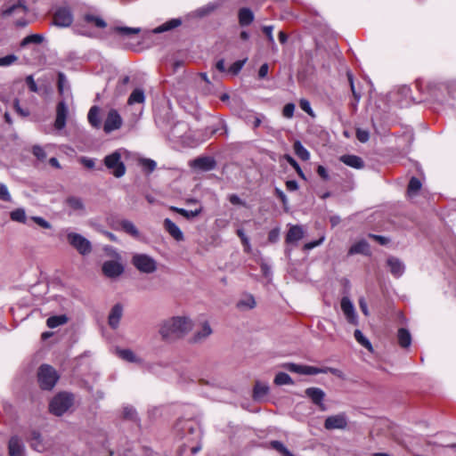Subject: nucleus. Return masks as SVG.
<instances>
[{"label": "nucleus", "mask_w": 456, "mask_h": 456, "mask_svg": "<svg viewBox=\"0 0 456 456\" xmlns=\"http://www.w3.org/2000/svg\"><path fill=\"white\" fill-rule=\"evenodd\" d=\"M193 322L187 316H174L165 320L159 327V334L165 340L180 338L192 330Z\"/></svg>", "instance_id": "f257e3e1"}, {"label": "nucleus", "mask_w": 456, "mask_h": 456, "mask_svg": "<svg viewBox=\"0 0 456 456\" xmlns=\"http://www.w3.org/2000/svg\"><path fill=\"white\" fill-rule=\"evenodd\" d=\"M126 151L124 149H118L112 153L105 156L103 162L105 167L110 171V173L117 178L122 177L126 174V167L122 162L121 159Z\"/></svg>", "instance_id": "f03ea898"}, {"label": "nucleus", "mask_w": 456, "mask_h": 456, "mask_svg": "<svg viewBox=\"0 0 456 456\" xmlns=\"http://www.w3.org/2000/svg\"><path fill=\"white\" fill-rule=\"evenodd\" d=\"M73 401L72 395L65 392L59 393L49 404L50 411L56 416H61L71 407Z\"/></svg>", "instance_id": "7ed1b4c3"}, {"label": "nucleus", "mask_w": 456, "mask_h": 456, "mask_svg": "<svg viewBox=\"0 0 456 456\" xmlns=\"http://www.w3.org/2000/svg\"><path fill=\"white\" fill-rule=\"evenodd\" d=\"M40 387L44 390H51L59 379L56 370L50 365L43 364L37 372Z\"/></svg>", "instance_id": "20e7f679"}, {"label": "nucleus", "mask_w": 456, "mask_h": 456, "mask_svg": "<svg viewBox=\"0 0 456 456\" xmlns=\"http://www.w3.org/2000/svg\"><path fill=\"white\" fill-rule=\"evenodd\" d=\"M133 265L142 273H152L157 270L156 261L146 254H135L132 258Z\"/></svg>", "instance_id": "39448f33"}, {"label": "nucleus", "mask_w": 456, "mask_h": 456, "mask_svg": "<svg viewBox=\"0 0 456 456\" xmlns=\"http://www.w3.org/2000/svg\"><path fill=\"white\" fill-rule=\"evenodd\" d=\"M67 240L69 243L83 256L88 255L92 251L91 242L79 233L72 232H68Z\"/></svg>", "instance_id": "423d86ee"}, {"label": "nucleus", "mask_w": 456, "mask_h": 456, "mask_svg": "<svg viewBox=\"0 0 456 456\" xmlns=\"http://www.w3.org/2000/svg\"><path fill=\"white\" fill-rule=\"evenodd\" d=\"M348 426V418L345 412L330 415L324 421V428L327 430L341 429L344 430Z\"/></svg>", "instance_id": "0eeeda50"}, {"label": "nucleus", "mask_w": 456, "mask_h": 456, "mask_svg": "<svg viewBox=\"0 0 456 456\" xmlns=\"http://www.w3.org/2000/svg\"><path fill=\"white\" fill-rule=\"evenodd\" d=\"M73 21V15L69 8L60 7L53 14V24L58 27H69Z\"/></svg>", "instance_id": "6e6552de"}, {"label": "nucleus", "mask_w": 456, "mask_h": 456, "mask_svg": "<svg viewBox=\"0 0 456 456\" xmlns=\"http://www.w3.org/2000/svg\"><path fill=\"white\" fill-rule=\"evenodd\" d=\"M102 273L108 278H117L124 272V266L121 263L116 260H109L102 265Z\"/></svg>", "instance_id": "1a4fd4ad"}, {"label": "nucleus", "mask_w": 456, "mask_h": 456, "mask_svg": "<svg viewBox=\"0 0 456 456\" xmlns=\"http://www.w3.org/2000/svg\"><path fill=\"white\" fill-rule=\"evenodd\" d=\"M305 394L321 411H326L327 408L323 403L325 393L322 389L319 387H308L305 389Z\"/></svg>", "instance_id": "9d476101"}, {"label": "nucleus", "mask_w": 456, "mask_h": 456, "mask_svg": "<svg viewBox=\"0 0 456 456\" xmlns=\"http://www.w3.org/2000/svg\"><path fill=\"white\" fill-rule=\"evenodd\" d=\"M188 133L189 127L186 123L174 119L173 126L170 127V132L167 136L175 140L181 139L185 141L186 138H189Z\"/></svg>", "instance_id": "9b49d317"}, {"label": "nucleus", "mask_w": 456, "mask_h": 456, "mask_svg": "<svg viewBox=\"0 0 456 456\" xmlns=\"http://www.w3.org/2000/svg\"><path fill=\"white\" fill-rule=\"evenodd\" d=\"M216 166V162L214 158L204 156L199 157L191 162V167L201 171H211Z\"/></svg>", "instance_id": "f8f14e48"}, {"label": "nucleus", "mask_w": 456, "mask_h": 456, "mask_svg": "<svg viewBox=\"0 0 456 456\" xmlns=\"http://www.w3.org/2000/svg\"><path fill=\"white\" fill-rule=\"evenodd\" d=\"M340 305L347 322L352 324H357V314L352 301L347 297H344L341 299Z\"/></svg>", "instance_id": "ddd939ff"}, {"label": "nucleus", "mask_w": 456, "mask_h": 456, "mask_svg": "<svg viewBox=\"0 0 456 456\" xmlns=\"http://www.w3.org/2000/svg\"><path fill=\"white\" fill-rule=\"evenodd\" d=\"M57 86H58L59 94L61 97H64L65 100L72 99V93H71L69 83L67 79L66 75L62 72L58 73Z\"/></svg>", "instance_id": "4468645a"}, {"label": "nucleus", "mask_w": 456, "mask_h": 456, "mask_svg": "<svg viewBox=\"0 0 456 456\" xmlns=\"http://www.w3.org/2000/svg\"><path fill=\"white\" fill-rule=\"evenodd\" d=\"M165 230L176 241H183L184 236L181 229L169 218H166L163 223Z\"/></svg>", "instance_id": "2eb2a0df"}, {"label": "nucleus", "mask_w": 456, "mask_h": 456, "mask_svg": "<svg viewBox=\"0 0 456 456\" xmlns=\"http://www.w3.org/2000/svg\"><path fill=\"white\" fill-rule=\"evenodd\" d=\"M10 456H24L25 447L20 438L12 436L8 444Z\"/></svg>", "instance_id": "dca6fc26"}, {"label": "nucleus", "mask_w": 456, "mask_h": 456, "mask_svg": "<svg viewBox=\"0 0 456 456\" xmlns=\"http://www.w3.org/2000/svg\"><path fill=\"white\" fill-rule=\"evenodd\" d=\"M288 370L299 374L304 375H316L321 373V368L308 365H298L295 363H289L288 365Z\"/></svg>", "instance_id": "f3484780"}, {"label": "nucleus", "mask_w": 456, "mask_h": 456, "mask_svg": "<svg viewBox=\"0 0 456 456\" xmlns=\"http://www.w3.org/2000/svg\"><path fill=\"white\" fill-rule=\"evenodd\" d=\"M387 264L389 267V271L393 276L399 278L403 275L405 270L403 263L395 256H390L387 260Z\"/></svg>", "instance_id": "a211bd4d"}, {"label": "nucleus", "mask_w": 456, "mask_h": 456, "mask_svg": "<svg viewBox=\"0 0 456 456\" xmlns=\"http://www.w3.org/2000/svg\"><path fill=\"white\" fill-rule=\"evenodd\" d=\"M175 116H156L155 123L157 126L166 135L170 132V127L173 126Z\"/></svg>", "instance_id": "6ab92c4d"}, {"label": "nucleus", "mask_w": 456, "mask_h": 456, "mask_svg": "<svg viewBox=\"0 0 456 456\" xmlns=\"http://www.w3.org/2000/svg\"><path fill=\"white\" fill-rule=\"evenodd\" d=\"M66 205L74 212L83 215L86 212V206L83 200L77 196L68 197L66 200Z\"/></svg>", "instance_id": "aec40b11"}, {"label": "nucleus", "mask_w": 456, "mask_h": 456, "mask_svg": "<svg viewBox=\"0 0 456 456\" xmlns=\"http://www.w3.org/2000/svg\"><path fill=\"white\" fill-rule=\"evenodd\" d=\"M122 125L121 116H107L103 122V131L110 134L118 129Z\"/></svg>", "instance_id": "412c9836"}, {"label": "nucleus", "mask_w": 456, "mask_h": 456, "mask_svg": "<svg viewBox=\"0 0 456 456\" xmlns=\"http://www.w3.org/2000/svg\"><path fill=\"white\" fill-rule=\"evenodd\" d=\"M304 237V231L299 225L290 226L287 235L286 243L295 244L297 243Z\"/></svg>", "instance_id": "4be33fe9"}, {"label": "nucleus", "mask_w": 456, "mask_h": 456, "mask_svg": "<svg viewBox=\"0 0 456 456\" xmlns=\"http://www.w3.org/2000/svg\"><path fill=\"white\" fill-rule=\"evenodd\" d=\"M340 161L345 165L355 169H362L364 167V162L362 158L356 155L346 154L339 158Z\"/></svg>", "instance_id": "5701e85b"}, {"label": "nucleus", "mask_w": 456, "mask_h": 456, "mask_svg": "<svg viewBox=\"0 0 456 456\" xmlns=\"http://www.w3.org/2000/svg\"><path fill=\"white\" fill-rule=\"evenodd\" d=\"M212 334V329L208 322H204L200 330L193 335L191 341L193 343H201Z\"/></svg>", "instance_id": "b1692460"}, {"label": "nucleus", "mask_w": 456, "mask_h": 456, "mask_svg": "<svg viewBox=\"0 0 456 456\" xmlns=\"http://www.w3.org/2000/svg\"><path fill=\"white\" fill-rule=\"evenodd\" d=\"M122 314L123 308L119 304H117L112 307L109 315V325L112 329H117L118 327Z\"/></svg>", "instance_id": "393cba45"}, {"label": "nucleus", "mask_w": 456, "mask_h": 456, "mask_svg": "<svg viewBox=\"0 0 456 456\" xmlns=\"http://www.w3.org/2000/svg\"><path fill=\"white\" fill-rule=\"evenodd\" d=\"M355 254H362L368 256L370 254V245L369 243L362 240L356 243H354L348 250V255H355Z\"/></svg>", "instance_id": "a878e982"}, {"label": "nucleus", "mask_w": 456, "mask_h": 456, "mask_svg": "<svg viewBox=\"0 0 456 456\" xmlns=\"http://www.w3.org/2000/svg\"><path fill=\"white\" fill-rule=\"evenodd\" d=\"M397 341L401 347L407 348L411 344V335L405 328H400L397 330Z\"/></svg>", "instance_id": "bb28decb"}, {"label": "nucleus", "mask_w": 456, "mask_h": 456, "mask_svg": "<svg viewBox=\"0 0 456 456\" xmlns=\"http://www.w3.org/2000/svg\"><path fill=\"white\" fill-rule=\"evenodd\" d=\"M269 392V387L265 384L256 382L253 391V398L256 401H262L267 395Z\"/></svg>", "instance_id": "cd10ccee"}, {"label": "nucleus", "mask_w": 456, "mask_h": 456, "mask_svg": "<svg viewBox=\"0 0 456 456\" xmlns=\"http://www.w3.org/2000/svg\"><path fill=\"white\" fill-rule=\"evenodd\" d=\"M116 354L124 361L128 362H139L140 359L135 355V354L130 349H116Z\"/></svg>", "instance_id": "c85d7f7f"}, {"label": "nucleus", "mask_w": 456, "mask_h": 456, "mask_svg": "<svg viewBox=\"0 0 456 456\" xmlns=\"http://www.w3.org/2000/svg\"><path fill=\"white\" fill-rule=\"evenodd\" d=\"M26 12V7L21 4V2H18L7 8H5L2 12V15L4 17H9L13 14H23Z\"/></svg>", "instance_id": "c756f323"}, {"label": "nucleus", "mask_w": 456, "mask_h": 456, "mask_svg": "<svg viewBox=\"0 0 456 456\" xmlns=\"http://www.w3.org/2000/svg\"><path fill=\"white\" fill-rule=\"evenodd\" d=\"M145 100L144 91L142 88H135L133 90L128 97L127 103L134 105L136 103H143Z\"/></svg>", "instance_id": "7c9ffc66"}, {"label": "nucleus", "mask_w": 456, "mask_h": 456, "mask_svg": "<svg viewBox=\"0 0 456 456\" xmlns=\"http://www.w3.org/2000/svg\"><path fill=\"white\" fill-rule=\"evenodd\" d=\"M25 81L30 92L37 93L38 94H44L46 93V86H38L37 82L34 80L32 75L28 76Z\"/></svg>", "instance_id": "2f4dec72"}, {"label": "nucleus", "mask_w": 456, "mask_h": 456, "mask_svg": "<svg viewBox=\"0 0 456 456\" xmlns=\"http://www.w3.org/2000/svg\"><path fill=\"white\" fill-rule=\"evenodd\" d=\"M112 32L121 37H128L131 35L139 34L141 28L117 26L112 28Z\"/></svg>", "instance_id": "473e14b6"}, {"label": "nucleus", "mask_w": 456, "mask_h": 456, "mask_svg": "<svg viewBox=\"0 0 456 456\" xmlns=\"http://www.w3.org/2000/svg\"><path fill=\"white\" fill-rule=\"evenodd\" d=\"M170 209L172 211H175V212L180 214L181 216H183V217H185L187 219H192V218L198 216L202 211V208H199L194 210H187V209L177 208V207H171Z\"/></svg>", "instance_id": "72a5a7b5"}, {"label": "nucleus", "mask_w": 456, "mask_h": 456, "mask_svg": "<svg viewBox=\"0 0 456 456\" xmlns=\"http://www.w3.org/2000/svg\"><path fill=\"white\" fill-rule=\"evenodd\" d=\"M254 20V14L248 8H242L239 12V20L241 26L250 24Z\"/></svg>", "instance_id": "f704fd0d"}, {"label": "nucleus", "mask_w": 456, "mask_h": 456, "mask_svg": "<svg viewBox=\"0 0 456 456\" xmlns=\"http://www.w3.org/2000/svg\"><path fill=\"white\" fill-rule=\"evenodd\" d=\"M293 149L296 155L302 160H308L310 159V152L304 147L299 141H296L293 144Z\"/></svg>", "instance_id": "c9c22d12"}, {"label": "nucleus", "mask_w": 456, "mask_h": 456, "mask_svg": "<svg viewBox=\"0 0 456 456\" xmlns=\"http://www.w3.org/2000/svg\"><path fill=\"white\" fill-rule=\"evenodd\" d=\"M10 217L12 221L27 224V216L25 209L22 208H16L10 213Z\"/></svg>", "instance_id": "e433bc0d"}, {"label": "nucleus", "mask_w": 456, "mask_h": 456, "mask_svg": "<svg viewBox=\"0 0 456 456\" xmlns=\"http://www.w3.org/2000/svg\"><path fill=\"white\" fill-rule=\"evenodd\" d=\"M121 228L131 236L137 238L139 236V232L135 225L129 220H122L120 222Z\"/></svg>", "instance_id": "4c0bfd02"}, {"label": "nucleus", "mask_w": 456, "mask_h": 456, "mask_svg": "<svg viewBox=\"0 0 456 456\" xmlns=\"http://www.w3.org/2000/svg\"><path fill=\"white\" fill-rule=\"evenodd\" d=\"M67 321L68 318L65 315H55L49 317L46 321V324L49 328L53 329L65 324Z\"/></svg>", "instance_id": "58836bf2"}, {"label": "nucleus", "mask_w": 456, "mask_h": 456, "mask_svg": "<svg viewBox=\"0 0 456 456\" xmlns=\"http://www.w3.org/2000/svg\"><path fill=\"white\" fill-rule=\"evenodd\" d=\"M181 25V20H178V19H173L164 24H162L161 26L156 28L154 29V32L155 33H161V32H164V31H167V30H170L172 28H175L178 26Z\"/></svg>", "instance_id": "ea45409f"}, {"label": "nucleus", "mask_w": 456, "mask_h": 456, "mask_svg": "<svg viewBox=\"0 0 456 456\" xmlns=\"http://www.w3.org/2000/svg\"><path fill=\"white\" fill-rule=\"evenodd\" d=\"M354 338L355 340L362 345L363 347L368 349L369 351H372V346L371 343L369 341V339L362 334V332L360 330H354Z\"/></svg>", "instance_id": "a19ab883"}, {"label": "nucleus", "mask_w": 456, "mask_h": 456, "mask_svg": "<svg viewBox=\"0 0 456 456\" xmlns=\"http://www.w3.org/2000/svg\"><path fill=\"white\" fill-rule=\"evenodd\" d=\"M44 37L40 34H33L24 37L20 43V46L24 47L29 44L39 45L43 42Z\"/></svg>", "instance_id": "79ce46f5"}, {"label": "nucleus", "mask_w": 456, "mask_h": 456, "mask_svg": "<svg viewBox=\"0 0 456 456\" xmlns=\"http://www.w3.org/2000/svg\"><path fill=\"white\" fill-rule=\"evenodd\" d=\"M270 446L277 451L279 453H281L282 456H295L293 453H291L287 447L280 441H271Z\"/></svg>", "instance_id": "37998d69"}, {"label": "nucleus", "mask_w": 456, "mask_h": 456, "mask_svg": "<svg viewBox=\"0 0 456 456\" xmlns=\"http://www.w3.org/2000/svg\"><path fill=\"white\" fill-rule=\"evenodd\" d=\"M421 188V183L420 181L416 177H411L407 193L410 197L415 195Z\"/></svg>", "instance_id": "c03bdc74"}, {"label": "nucleus", "mask_w": 456, "mask_h": 456, "mask_svg": "<svg viewBox=\"0 0 456 456\" xmlns=\"http://www.w3.org/2000/svg\"><path fill=\"white\" fill-rule=\"evenodd\" d=\"M274 383L277 386L292 385L293 380L289 374H287L285 372H279L276 374V376L274 378Z\"/></svg>", "instance_id": "a18cd8bd"}, {"label": "nucleus", "mask_w": 456, "mask_h": 456, "mask_svg": "<svg viewBox=\"0 0 456 456\" xmlns=\"http://www.w3.org/2000/svg\"><path fill=\"white\" fill-rule=\"evenodd\" d=\"M31 447L37 451L42 452L45 449V446L42 443L41 436L39 433L33 432L31 437Z\"/></svg>", "instance_id": "49530a36"}, {"label": "nucleus", "mask_w": 456, "mask_h": 456, "mask_svg": "<svg viewBox=\"0 0 456 456\" xmlns=\"http://www.w3.org/2000/svg\"><path fill=\"white\" fill-rule=\"evenodd\" d=\"M85 20L89 23H93L97 28H103L107 26V24L103 19H102L99 16L93 15V14L86 15Z\"/></svg>", "instance_id": "de8ad7c7"}, {"label": "nucleus", "mask_w": 456, "mask_h": 456, "mask_svg": "<svg viewBox=\"0 0 456 456\" xmlns=\"http://www.w3.org/2000/svg\"><path fill=\"white\" fill-rule=\"evenodd\" d=\"M256 305L255 298L252 296H247L245 298L240 300L237 306L240 309H252Z\"/></svg>", "instance_id": "09e8293b"}, {"label": "nucleus", "mask_w": 456, "mask_h": 456, "mask_svg": "<svg viewBox=\"0 0 456 456\" xmlns=\"http://www.w3.org/2000/svg\"><path fill=\"white\" fill-rule=\"evenodd\" d=\"M61 98V101H60V102L57 105L56 114H68V112L69 111V103H72V99L65 100L64 97Z\"/></svg>", "instance_id": "8fccbe9b"}, {"label": "nucleus", "mask_w": 456, "mask_h": 456, "mask_svg": "<svg viewBox=\"0 0 456 456\" xmlns=\"http://www.w3.org/2000/svg\"><path fill=\"white\" fill-rule=\"evenodd\" d=\"M139 164L149 173H151L157 167V163L151 159H140Z\"/></svg>", "instance_id": "3c124183"}, {"label": "nucleus", "mask_w": 456, "mask_h": 456, "mask_svg": "<svg viewBox=\"0 0 456 456\" xmlns=\"http://www.w3.org/2000/svg\"><path fill=\"white\" fill-rule=\"evenodd\" d=\"M284 158L289 163V165L296 170L297 175L301 178L305 179V174L302 171L301 167H299L298 163L290 155H285Z\"/></svg>", "instance_id": "603ef678"}, {"label": "nucleus", "mask_w": 456, "mask_h": 456, "mask_svg": "<svg viewBox=\"0 0 456 456\" xmlns=\"http://www.w3.org/2000/svg\"><path fill=\"white\" fill-rule=\"evenodd\" d=\"M18 61V57L14 54H9L0 58V67H8L14 64Z\"/></svg>", "instance_id": "864d4df0"}, {"label": "nucleus", "mask_w": 456, "mask_h": 456, "mask_svg": "<svg viewBox=\"0 0 456 456\" xmlns=\"http://www.w3.org/2000/svg\"><path fill=\"white\" fill-rule=\"evenodd\" d=\"M0 200L6 202L12 201V196L9 192V190L7 186L3 183H0Z\"/></svg>", "instance_id": "5fc2aeb1"}, {"label": "nucleus", "mask_w": 456, "mask_h": 456, "mask_svg": "<svg viewBox=\"0 0 456 456\" xmlns=\"http://www.w3.org/2000/svg\"><path fill=\"white\" fill-rule=\"evenodd\" d=\"M248 59L245 58L240 61H237L230 67L229 71L232 73L233 75H237L241 69L243 68L244 64L247 62Z\"/></svg>", "instance_id": "6e6d98bb"}, {"label": "nucleus", "mask_w": 456, "mask_h": 456, "mask_svg": "<svg viewBox=\"0 0 456 456\" xmlns=\"http://www.w3.org/2000/svg\"><path fill=\"white\" fill-rule=\"evenodd\" d=\"M356 138L361 142H366L370 139V133L368 130L359 127L356 129Z\"/></svg>", "instance_id": "4d7b16f0"}, {"label": "nucleus", "mask_w": 456, "mask_h": 456, "mask_svg": "<svg viewBox=\"0 0 456 456\" xmlns=\"http://www.w3.org/2000/svg\"><path fill=\"white\" fill-rule=\"evenodd\" d=\"M30 219L44 229H51L52 224L41 216H31Z\"/></svg>", "instance_id": "13d9d810"}, {"label": "nucleus", "mask_w": 456, "mask_h": 456, "mask_svg": "<svg viewBox=\"0 0 456 456\" xmlns=\"http://www.w3.org/2000/svg\"><path fill=\"white\" fill-rule=\"evenodd\" d=\"M347 77L350 84L351 91L354 99L358 102L361 98V92L357 91L354 83L353 75L350 72H347Z\"/></svg>", "instance_id": "bf43d9fd"}, {"label": "nucleus", "mask_w": 456, "mask_h": 456, "mask_svg": "<svg viewBox=\"0 0 456 456\" xmlns=\"http://www.w3.org/2000/svg\"><path fill=\"white\" fill-rule=\"evenodd\" d=\"M66 126V116H56L53 129L61 131Z\"/></svg>", "instance_id": "052dcab7"}, {"label": "nucleus", "mask_w": 456, "mask_h": 456, "mask_svg": "<svg viewBox=\"0 0 456 456\" xmlns=\"http://www.w3.org/2000/svg\"><path fill=\"white\" fill-rule=\"evenodd\" d=\"M32 152L35 155V157L39 160H44L46 158V153L45 150L39 145L33 146Z\"/></svg>", "instance_id": "680f3d73"}, {"label": "nucleus", "mask_w": 456, "mask_h": 456, "mask_svg": "<svg viewBox=\"0 0 456 456\" xmlns=\"http://www.w3.org/2000/svg\"><path fill=\"white\" fill-rule=\"evenodd\" d=\"M245 122L248 125L252 126L253 128H256L262 123V120L257 116H245Z\"/></svg>", "instance_id": "e2e57ef3"}, {"label": "nucleus", "mask_w": 456, "mask_h": 456, "mask_svg": "<svg viewBox=\"0 0 456 456\" xmlns=\"http://www.w3.org/2000/svg\"><path fill=\"white\" fill-rule=\"evenodd\" d=\"M89 123L95 128H100L102 123V116H87Z\"/></svg>", "instance_id": "0e129e2a"}, {"label": "nucleus", "mask_w": 456, "mask_h": 456, "mask_svg": "<svg viewBox=\"0 0 456 456\" xmlns=\"http://www.w3.org/2000/svg\"><path fill=\"white\" fill-rule=\"evenodd\" d=\"M300 108L303 111L306 112L307 114H314L311 109L310 102L305 99H301L299 102Z\"/></svg>", "instance_id": "69168bd1"}, {"label": "nucleus", "mask_w": 456, "mask_h": 456, "mask_svg": "<svg viewBox=\"0 0 456 456\" xmlns=\"http://www.w3.org/2000/svg\"><path fill=\"white\" fill-rule=\"evenodd\" d=\"M279 237H280V229L275 228V229H273L272 231H270V232L268 234V240L270 242L274 243L279 240Z\"/></svg>", "instance_id": "338daca9"}, {"label": "nucleus", "mask_w": 456, "mask_h": 456, "mask_svg": "<svg viewBox=\"0 0 456 456\" xmlns=\"http://www.w3.org/2000/svg\"><path fill=\"white\" fill-rule=\"evenodd\" d=\"M273 26H265L263 28V31L266 35V37L268 38V41L271 44L274 45V38H273Z\"/></svg>", "instance_id": "774afa93"}]
</instances>
